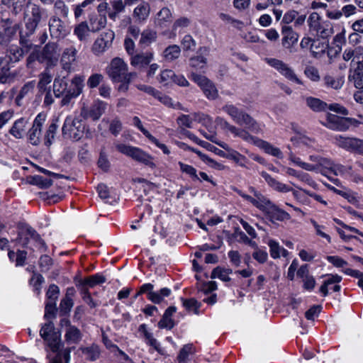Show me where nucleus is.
Here are the masks:
<instances>
[{"instance_id": "nucleus-1", "label": "nucleus", "mask_w": 363, "mask_h": 363, "mask_svg": "<svg viewBox=\"0 0 363 363\" xmlns=\"http://www.w3.org/2000/svg\"><path fill=\"white\" fill-rule=\"evenodd\" d=\"M48 17L45 9L36 4H30L24 13L25 28L20 32V43L27 49L31 48L30 37L33 35L42 20Z\"/></svg>"}, {"instance_id": "nucleus-2", "label": "nucleus", "mask_w": 363, "mask_h": 363, "mask_svg": "<svg viewBox=\"0 0 363 363\" xmlns=\"http://www.w3.org/2000/svg\"><path fill=\"white\" fill-rule=\"evenodd\" d=\"M223 111L230 116L232 120L240 125H244L251 131L259 133L262 128L259 123L248 113L239 109L233 104H226L222 108Z\"/></svg>"}, {"instance_id": "nucleus-3", "label": "nucleus", "mask_w": 363, "mask_h": 363, "mask_svg": "<svg viewBox=\"0 0 363 363\" xmlns=\"http://www.w3.org/2000/svg\"><path fill=\"white\" fill-rule=\"evenodd\" d=\"M307 23L309 32L323 39L330 37L333 33L332 23L323 19L317 12H313L309 15Z\"/></svg>"}, {"instance_id": "nucleus-4", "label": "nucleus", "mask_w": 363, "mask_h": 363, "mask_svg": "<svg viewBox=\"0 0 363 363\" xmlns=\"http://www.w3.org/2000/svg\"><path fill=\"white\" fill-rule=\"evenodd\" d=\"M84 125L81 119L72 116L66 117L62 128V135L66 139L79 140L84 133Z\"/></svg>"}, {"instance_id": "nucleus-5", "label": "nucleus", "mask_w": 363, "mask_h": 363, "mask_svg": "<svg viewBox=\"0 0 363 363\" xmlns=\"http://www.w3.org/2000/svg\"><path fill=\"white\" fill-rule=\"evenodd\" d=\"M115 147L119 152L131 157L133 160L151 168L155 167V164L152 162V157L143 150L119 143H116Z\"/></svg>"}, {"instance_id": "nucleus-6", "label": "nucleus", "mask_w": 363, "mask_h": 363, "mask_svg": "<svg viewBox=\"0 0 363 363\" xmlns=\"http://www.w3.org/2000/svg\"><path fill=\"white\" fill-rule=\"evenodd\" d=\"M265 62L286 79L298 84H303V81L298 77L294 70L283 60L274 57H267L265 59Z\"/></svg>"}, {"instance_id": "nucleus-7", "label": "nucleus", "mask_w": 363, "mask_h": 363, "mask_svg": "<svg viewBox=\"0 0 363 363\" xmlns=\"http://www.w3.org/2000/svg\"><path fill=\"white\" fill-rule=\"evenodd\" d=\"M128 65L123 59L115 57L107 67L106 72L113 82H122L131 74H128Z\"/></svg>"}, {"instance_id": "nucleus-8", "label": "nucleus", "mask_w": 363, "mask_h": 363, "mask_svg": "<svg viewBox=\"0 0 363 363\" xmlns=\"http://www.w3.org/2000/svg\"><path fill=\"white\" fill-rule=\"evenodd\" d=\"M48 27L51 38L57 40L67 37L71 31L69 26L56 16L49 19Z\"/></svg>"}, {"instance_id": "nucleus-9", "label": "nucleus", "mask_w": 363, "mask_h": 363, "mask_svg": "<svg viewBox=\"0 0 363 363\" xmlns=\"http://www.w3.org/2000/svg\"><path fill=\"white\" fill-rule=\"evenodd\" d=\"M46 120V115L40 113L35 117L32 127L28 132V139L33 145H38L41 142L42 128Z\"/></svg>"}, {"instance_id": "nucleus-10", "label": "nucleus", "mask_w": 363, "mask_h": 363, "mask_svg": "<svg viewBox=\"0 0 363 363\" xmlns=\"http://www.w3.org/2000/svg\"><path fill=\"white\" fill-rule=\"evenodd\" d=\"M114 38L115 33L113 30H108L101 33L92 45L93 52L96 55L103 54L111 47Z\"/></svg>"}, {"instance_id": "nucleus-11", "label": "nucleus", "mask_w": 363, "mask_h": 363, "mask_svg": "<svg viewBox=\"0 0 363 363\" xmlns=\"http://www.w3.org/2000/svg\"><path fill=\"white\" fill-rule=\"evenodd\" d=\"M191 79L200 86L205 96L211 100L216 99L218 91L215 84L205 76L195 73L191 74Z\"/></svg>"}, {"instance_id": "nucleus-12", "label": "nucleus", "mask_w": 363, "mask_h": 363, "mask_svg": "<svg viewBox=\"0 0 363 363\" xmlns=\"http://www.w3.org/2000/svg\"><path fill=\"white\" fill-rule=\"evenodd\" d=\"M105 108L106 104L101 101H95L89 108L84 104L80 111V116L85 120L91 118L97 121L104 113Z\"/></svg>"}, {"instance_id": "nucleus-13", "label": "nucleus", "mask_w": 363, "mask_h": 363, "mask_svg": "<svg viewBox=\"0 0 363 363\" xmlns=\"http://www.w3.org/2000/svg\"><path fill=\"white\" fill-rule=\"evenodd\" d=\"M281 45L284 48L293 52L294 47L297 44L299 35L291 26H283L281 28Z\"/></svg>"}, {"instance_id": "nucleus-14", "label": "nucleus", "mask_w": 363, "mask_h": 363, "mask_svg": "<svg viewBox=\"0 0 363 363\" xmlns=\"http://www.w3.org/2000/svg\"><path fill=\"white\" fill-rule=\"evenodd\" d=\"M60 56L58 45L55 42H49L43 48L41 57L46 60L49 65L55 64Z\"/></svg>"}, {"instance_id": "nucleus-15", "label": "nucleus", "mask_w": 363, "mask_h": 363, "mask_svg": "<svg viewBox=\"0 0 363 363\" xmlns=\"http://www.w3.org/2000/svg\"><path fill=\"white\" fill-rule=\"evenodd\" d=\"M11 59L0 57V82L8 83L11 82L16 77V72H11L10 71Z\"/></svg>"}, {"instance_id": "nucleus-16", "label": "nucleus", "mask_w": 363, "mask_h": 363, "mask_svg": "<svg viewBox=\"0 0 363 363\" xmlns=\"http://www.w3.org/2000/svg\"><path fill=\"white\" fill-rule=\"evenodd\" d=\"M153 58V52H140L135 55L133 54L130 57V62L133 67L142 68L149 65Z\"/></svg>"}, {"instance_id": "nucleus-17", "label": "nucleus", "mask_w": 363, "mask_h": 363, "mask_svg": "<svg viewBox=\"0 0 363 363\" xmlns=\"http://www.w3.org/2000/svg\"><path fill=\"white\" fill-rule=\"evenodd\" d=\"M209 52V50L206 47L201 48L199 50V55L190 59V66L196 70H202L206 66V56Z\"/></svg>"}, {"instance_id": "nucleus-18", "label": "nucleus", "mask_w": 363, "mask_h": 363, "mask_svg": "<svg viewBox=\"0 0 363 363\" xmlns=\"http://www.w3.org/2000/svg\"><path fill=\"white\" fill-rule=\"evenodd\" d=\"M250 191L253 194V196H255V202L253 205L266 214L269 208L272 205V203L255 188L250 187Z\"/></svg>"}, {"instance_id": "nucleus-19", "label": "nucleus", "mask_w": 363, "mask_h": 363, "mask_svg": "<svg viewBox=\"0 0 363 363\" xmlns=\"http://www.w3.org/2000/svg\"><path fill=\"white\" fill-rule=\"evenodd\" d=\"M261 176L266 181L268 185L272 187L274 190L281 192V193H288L292 191V188L288 186L286 184L280 182L271 177L266 172H262L260 173Z\"/></svg>"}, {"instance_id": "nucleus-20", "label": "nucleus", "mask_w": 363, "mask_h": 363, "mask_svg": "<svg viewBox=\"0 0 363 363\" xmlns=\"http://www.w3.org/2000/svg\"><path fill=\"white\" fill-rule=\"evenodd\" d=\"M218 145L228 151V159L233 160L236 164L242 167H246L247 159L238 151L230 148L225 143H220Z\"/></svg>"}, {"instance_id": "nucleus-21", "label": "nucleus", "mask_w": 363, "mask_h": 363, "mask_svg": "<svg viewBox=\"0 0 363 363\" xmlns=\"http://www.w3.org/2000/svg\"><path fill=\"white\" fill-rule=\"evenodd\" d=\"M344 120L345 118L343 117H340L332 113H328L326 121L325 122L324 125L331 130L345 131V121H343Z\"/></svg>"}, {"instance_id": "nucleus-22", "label": "nucleus", "mask_w": 363, "mask_h": 363, "mask_svg": "<svg viewBox=\"0 0 363 363\" xmlns=\"http://www.w3.org/2000/svg\"><path fill=\"white\" fill-rule=\"evenodd\" d=\"M175 306H169L166 309L161 320L158 323V327L161 329L171 330L174 326L172 315L176 313Z\"/></svg>"}, {"instance_id": "nucleus-23", "label": "nucleus", "mask_w": 363, "mask_h": 363, "mask_svg": "<svg viewBox=\"0 0 363 363\" xmlns=\"http://www.w3.org/2000/svg\"><path fill=\"white\" fill-rule=\"evenodd\" d=\"M266 215L272 222L287 220L291 218L290 215L287 212L279 208L274 203H272L271 207L269 208Z\"/></svg>"}, {"instance_id": "nucleus-24", "label": "nucleus", "mask_w": 363, "mask_h": 363, "mask_svg": "<svg viewBox=\"0 0 363 363\" xmlns=\"http://www.w3.org/2000/svg\"><path fill=\"white\" fill-rule=\"evenodd\" d=\"M28 119L21 118L16 120L9 130L11 135L17 139L22 138L26 133Z\"/></svg>"}, {"instance_id": "nucleus-25", "label": "nucleus", "mask_w": 363, "mask_h": 363, "mask_svg": "<svg viewBox=\"0 0 363 363\" xmlns=\"http://www.w3.org/2000/svg\"><path fill=\"white\" fill-rule=\"evenodd\" d=\"M77 50L74 48H66L62 55L61 64L62 68L69 71L71 66L76 60Z\"/></svg>"}, {"instance_id": "nucleus-26", "label": "nucleus", "mask_w": 363, "mask_h": 363, "mask_svg": "<svg viewBox=\"0 0 363 363\" xmlns=\"http://www.w3.org/2000/svg\"><path fill=\"white\" fill-rule=\"evenodd\" d=\"M256 146L263 150L267 154L272 156L279 159H281L284 157L282 152L279 147H277L271 143L263 140L259 139V140H257Z\"/></svg>"}, {"instance_id": "nucleus-27", "label": "nucleus", "mask_w": 363, "mask_h": 363, "mask_svg": "<svg viewBox=\"0 0 363 363\" xmlns=\"http://www.w3.org/2000/svg\"><path fill=\"white\" fill-rule=\"evenodd\" d=\"M106 277L100 274H96L94 275L90 276L84 279H82L79 281V285L82 288L89 287H94L98 284H103L106 281Z\"/></svg>"}, {"instance_id": "nucleus-28", "label": "nucleus", "mask_w": 363, "mask_h": 363, "mask_svg": "<svg viewBox=\"0 0 363 363\" xmlns=\"http://www.w3.org/2000/svg\"><path fill=\"white\" fill-rule=\"evenodd\" d=\"M324 277L326 279L320 287L319 291L323 296H327L329 294V286L333 284H338L342 281V277L337 274H328L325 275Z\"/></svg>"}, {"instance_id": "nucleus-29", "label": "nucleus", "mask_w": 363, "mask_h": 363, "mask_svg": "<svg viewBox=\"0 0 363 363\" xmlns=\"http://www.w3.org/2000/svg\"><path fill=\"white\" fill-rule=\"evenodd\" d=\"M65 339L68 344H77L82 340V333L75 326H69L65 330Z\"/></svg>"}, {"instance_id": "nucleus-30", "label": "nucleus", "mask_w": 363, "mask_h": 363, "mask_svg": "<svg viewBox=\"0 0 363 363\" xmlns=\"http://www.w3.org/2000/svg\"><path fill=\"white\" fill-rule=\"evenodd\" d=\"M160 82L164 83L165 85L172 84H181L180 79L175 74V73L170 69L163 70L160 74Z\"/></svg>"}, {"instance_id": "nucleus-31", "label": "nucleus", "mask_w": 363, "mask_h": 363, "mask_svg": "<svg viewBox=\"0 0 363 363\" xmlns=\"http://www.w3.org/2000/svg\"><path fill=\"white\" fill-rule=\"evenodd\" d=\"M67 82L65 79V77H56L54 80L53 83V93L55 96L57 98H60L63 96L65 92H66L67 89Z\"/></svg>"}, {"instance_id": "nucleus-32", "label": "nucleus", "mask_w": 363, "mask_h": 363, "mask_svg": "<svg viewBox=\"0 0 363 363\" xmlns=\"http://www.w3.org/2000/svg\"><path fill=\"white\" fill-rule=\"evenodd\" d=\"M323 82L326 87L337 90L342 87L345 79L344 77H333L331 75H325L323 77Z\"/></svg>"}, {"instance_id": "nucleus-33", "label": "nucleus", "mask_w": 363, "mask_h": 363, "mask_svg": "<svg viewBox=\"0 0 363 363\" xmlns=\"http://www.w3.org/2000/svg\"><path fill=\"white\" fill-rule=\"evenodd\" d=\"M267 244L269 247L270 255L272 258L277 259L281 256L286 257L288 255V251L284 247H281L277 241L274 240H269Z\"/></svg>"}, {"instance_id": "nucleus-34", "label": "nucleus", "mask_w": 363, "mask_h": 363, "mask_svg": "<svg viewBox=\"0 0 363 363\" xmlns=\"http://www.w3.org/2000/svg\"><path fill=\"white\" fill-rule=\"evenodd\" d=\"M356 138L343 137L342 135H336L334 138L335 143L340 147L347 151L352 152Z\"/></svg>"}, {"instance_id": "nucleus-35", "label": "nucleus", "mask_w": 363, "mask_h": 363, "mask_svg": "<svg viewBox=\"0 0 363 363\" xmlns=\"http://www.w3.org/2000/svg\"><path fill=\"white\" fill-rule=\"evenodd\" d=\"M150 10V5L143 2L134 9L133 17L138 21H144L149 16Z\"/></svg>"}, {"instance_id": "nucleus-36", "label": "nucleus", "mask_w": 363, "mask_h": 363, "mask_svg": "<svg viewBox=\"0 0 363 363\" xmlns=\"http://www.w3.org/2000/svg\"><path fill=\"white\" fill-rule=\"evenodd\" d=\"M348 80L358 89H363V71L350 69Z\"/></svg>"}, {"instance_id": "nucleus-37", "label": "nucleus", "mask_w": 363, "mask_h": 363, "mask_svg": "<svg viewBox=\"0 0 363 363\" xmlns=\"http://www.w3.org/2000/svg\"><path fill=\"white\" fill-rule=\"evenodd\" d=\"M23 55V49L18 45H13L9 47L7 54L4 57L11 59V62L13 64L20 61Z\"/></svg>"}, {"instance_id": "nucleus-38", "label": "nucleus", "mask_w": 363, "mask_h": 363, "mask_svg": "<svg viewBox=\"0 0 363 363\" xmlns=\"http://www.w3.org/2000/svg\"><path fill=\"white\" fill-rule=\"evenodd\" d=\"M171 292V289L169 288H162L157 291L150 292L148 299L154 303L159 304L164 301L165 297L170 296Z\"/></svg>"}, {"instance_id": "nucleus-39", "label": "nucleus", "mask_w": 363, "mask_h": 363, "mask_svg": "<svg viewBox=\"0 0 363 363\" xmlns=\"http://www.w3.org/2000/svg\"><path fill=\"white\" fill-rule=\"evenodd\" d=\"M139 330L143 333L147 344L153 347L156 351L161 352L162 349L160 343L153 337V335L147 330L145 324L140 326Z\"/></svg>"}, {"instance_id": "nucleus-40", "label": "nucleus", "mask_w": 363, "mask_h": 363, "mask_svg": "<svg viewBox=\"0 0 363 363\" xmlns=\"http://www.w3.org/2000/svg\"><path fill=\"white\" fill-rule=\"evenodd\" d=\"M172 21V13L170 10L167 8H162L157 13L156 18V23L161 28L165 27L167 23Z\"/></svg>"}, {"instance_id": "nucleus-41", "label": "nucleus", "mask_w": 363, "mask_h": 363, "mask_svg": "<svg viewBox=\"0 0 363 363\" xmlns=\"http://www.w3.org/2000/svg\"><path fill=\"white\" fill-rule=\"evenodd\" d=\"M232 269L218 267L215 268L211 273V279H219L220 280L228 282L230 281V274H232Z\"/></svg>"}, {"instance_id": "nucleus-42", "label": "nucleus", "mask_w": 363, "mask_h": 363, "mask_svg": "<svg viewBox=\"0 0 363 363\" xmlns=\"http://www.w3.org/2000/svg\"><path fill=\"white\" fill-rule=\"evenodd\" d=\"M45 341L48 342V346L53 352L60 351L61 348L63 347V343L61 341V335L58 333H52L51 336L49 337L48 339H46Z\"/></svg>"}, {"instance_id": "nucleus-43", "label": "nucleus", "mask_w": 363, "mask_h": 363, "mask_svg": "<svg viewBox=\"0 0 363 363\" xmlns=\"http://www.w3.org/2000/svg\"><path fill=\"white\" fill-rule=\"evenodd\" d=\"M309 160L311 162V163H309V164L315 167V169L308 170L309 172H317L321 169H324V167L327 164H330L329 159L321 157L318 155H310Z\"/></svg>"}, {"instance_id": "nucleus-44", "label": "nucleus", "mask_w": 363, "mask_h": 363, "mask_svg": "<svg viewBox=\"0 0 363 363\" xmlns=\"http://www.w3.org/2000/svg\"><path fill=\"white\" fill-rule=\"evenodd\" d=\"M157 38V33L155 31L150 29H145L141 33V37L139 44L143 47L150 45Z\"/></svg>"}, {"instance_id": "nucleus-45", "label": "nucleus", "mask_w": 363, "mask_h": 363, "mask_svg": "<svg viewBox=\"0 0 363 363\" xmlns=\"http://www.w3.org/2000/svg\"><path fill=\"white\" fill-rule=\"evenodd\" d=\"M82 353L86 356V359L89 361H96L100 357V349L99 346L92 345L90 347L82 348Z\"/></svg>"}, {"instance_id": "nucleus-46", "label": "nucleus", "mask_w": 363, "mask_h": 363, "mask_svg": "<svg viewBox=\"0 0 363 363\" xmlns=\"http://www.w3.org/2000/svg\"><path fill=\"white\" fill-rule=\"evenodd\" d=\"M84 78L79 75L74 76L71 81V87L69 89L72 91L75 96H79L84 88Z\"/></svg>"}, {"instance_id": "nucleus-47", "label": "nucleus", "mask_w": 363, "mask_h": 363, "mask_svg": "<svg viewBox=\"0 0 363 363\" xmlns=\"http://www.w3.org/2000/svg\"><path fill=\"white\" fill-rule=\"evenodd\" d=\"M307 105L314 111H325L328 105L319 99L314 97H308L306 99Z\"/></svg>"}, {"instance_id": "nucleus-48", "label": "nucleus", "mask_w": 363, "mask_h": 363, "mask_svg": "<svg viewBox=\"0 0 363 363\" xmlns=\"http://www.w3.org/2000/svg\"><path fill=\"white\" fill-rule=\"evenodd\" d=\"M327 48L328 44L325 41L317 39L313 40V44L311 45V52L315 57H319L325 52Z\"/></svg>"}, {"instance_id": "nucleus-49", "label": "nucleus", "mask_w": 363, "mask_h": 363, "mask_svg": "<svg viewBox=\"0 0 363 363\" xmlns=\"http://www.w3.org/2000/svg\"><path fill=\"white\" fill-rule=\"evenodd\" d=\"M181 50L179 46L173 45L167 47L163 52V57L167 61H172L179 57Z\"/></svg>"}, {"instance_id": "nucleus-50", "label": "nucleus", "mask_w": 363, "mask_h": 363, "mask_svg": "<svg viewBox=\"0 0 363 363\" xmlns=\"http://www.w3.org/2000/svg\"><path fill=\"white\" fill-rule=\"evenodd\" d=\"M289 160L294 164H295L306 171L315 169L314 166L310 165L308 162H305L302 161L300 157H297L291 151H290L289 153Z\"/></svg>"}, {"instance_id": "nucleus-51", "label": "nucleus", "mask_w": 363, "mask_h": 363, "mask_svg": "<svg viewBox=\"0 0 363 363\" xmlns=\"http://www.w3.org/2000/svg\"><path fill=\"white\" fill-rule=\"evenodd\" d=\"M89 30H91V28L87 23L86 22H82L75 26L74 33L77 35L78 39L82 41L86 39Z\"/></svg>"}, {"instance_id": "nucleus-52", "label": "nucleus", "mask_w": 363, "mask_h": 363, "mask_svg": "<svg viewBox=\"0 0 363 363\" xmlns=\"http://www.w3.org/2000/svg\"><path fill=\"white\" fill-rule=\"evenodd\" d=\"M70 352L71 350L69 348L57 352V354L52 359V363H69Z\"/></svg>"}, {"instance_id": "nucleus-53", "label": "nucleus", "mask_w": 363, "mask_h": 363, "mask_svg": "<svg viewBox=\"0 0 363 363\" xmlns=\"http://www.w3.org/2000/svg\"><path fill=\"white\" fill-rule=\"evenodd\" d=\"M330 164L324 167V169L330 170L335 175H343L347 170V167L340 164H335L333 161L329 160Z\"/></svg>"}, {"instance_id": "nucleus-54", "label": "nucleus", "mask_w": 363, "mask_h": 363, "mask_svg": "<svg viewBox=\"0 0 363 363\" xmlns=\"http://www.w3.org/2000/svg\"><path fill=\"white\" fill-rule=\"evenodd\" d=\"M44 282L43 277L40 274L34 273L30 280V284L33 286V291L38 295L40 294L41 285Z\"/></svg>"}, {"instance_id": "nucleus-55", "label": "nucleus", "mask_w": 363, "mask_h": 363, "mask_svg": "<svg viewBox=\"0 0 363 363\" xmlns=\"http://www.w3.org/2000/svg\"><path fill=\"white\" fill-rule=\"evenodd\" d=\"M57 130V125L55 122H52L49 125L48 130H46L45 135V144L47 146H50L52 143V140L55 138V133Z\"/></svg>"}, {"instance_id": "nucleus-56", "label": "nucleus", "mask_w": 363, "mask_h": 363, "mask_svg": "<svg viewBox=\"0 0 363 363\" xmlns=\"http://www.w3.org/2000/svg\"><path fill=\"white\" fill-rule=\"evenodd\" d=\"M26 233L30 239L33 240L39 248L45 250V243L40 238V235L31 227L26 228Z\"/></svg>"}, {"instance_id": "nucleus-57", "label": "nucleus", "mask_w": 363, "mask_h": 363, "mask_svg": "<svg viewBox=\"0 0 363 363\" xmlns=\"http://www.w3.org/2000/svg\"><path fill=\"white\" fill-rule=\"evenodd\" d=\"M52 79V75L49 72L48 69H46L44 72L40 74L39 82L38 84L40 90H45L46 86L49 84Z\"/></svg>"}, {"instance_id": "nucleus-58", "label": "nucleus", "mask_w": 363, "mask_h": 363, "mask_svg": "<svg viewBox=\"0 0 363 363\" xmlns=\"http://www.w3.org/2000/svg\"><path fill=\"white\" fill-rule=\"evenodd\" d=\"M291 141L296 146H306L311 147L314 143L313 140L303 135L291 138Z\"/></svg>"}, {"instance_id": "nucleus-59", "label": "nucleus", "mask_w": 363, "mask_h": 363, "mask_svg": "<svg viewBox=\"0 0 363 363\" xmlns=\"http://www.w3.org/2000/svg\"><path fill=\"white\" fill-rule=\"evenodd\" d=\"M356 55L354 58L353 63L356 67L355 69L363 71V47L359 46L355 48Z\"/></svg>"}, {"instance_id": "nucleus-60", "label": "nucleus", "mask_w": 363, "mask_h": 363, "mask_svg": "<svg viewBox=\"0 0 363 363\" xmlns=\"http://www.w3.org/2000/svg\"><path fill=\"white\" fill-rule=\"evenodd\" d=\"M183 306L189 313L199 314L200 304L194 298L183 301Z\"/></svg>"}, {"instance_id": "nucleus-61", "label": "nucleus", "mask_w": 363, "mask_h": 363, "mask_svg": "<svg viewBox=\"0 0 363 363\" xmlns=\"http://www.w3.org/2000/svg\"><path fill=\"white\" fill-rule=\"evenodd\" d=\"M106 25V18L104 16H99L95 19L91 20V30L96 32L104 28Z\"/></svg>"}, {"instance_id": "nucleus-62", "label": "nucleus", "mask_w": 363, "mask_h": 363, "mask_svg": "<svg viewBox=\"0 0 363 363\" xmlns=\"http://www.w3.org/2000/svg\"><path fill=\"white\" fill-rule=\"evenodd\" d=\"M54 10L56 13L67 17L69 13V9L62 0H57L54 4Z\"/></svg>"}, {"instance_id": "nucleus-63", "label": "nucleus", "mask_w": 363, "mask_h": 363, "mask_svg": "<svg viewBox=\"0 0 363 363\" xmlns=\"http://www.w3.org/2000/svg\"><path fill=\"white\" fill-rule=\"evenodd\" d=\"M304 74L313 82H318L320 79L318 69L313 66L306 67L304 70Z\"/></svg>"}, {"instance_id": "nucleus-64", "label": "nucleus", "mask_w": 363, "mask_h": 363, "mask_svg": "<svg viewBox=\"0 0 363 363\" xmlns=\"http://www.w3.org/2000/svg\"><path fill=\"white\" fill-rule=\"evenodd\" d=\"M74 306V301L72 299H68V298H64L62 299L60 304V313L62 315L68 314Z\"/></svg>"}]
</instances>
